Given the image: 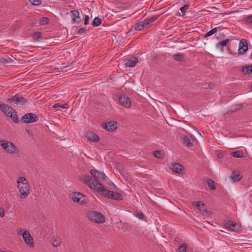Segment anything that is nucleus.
Wrapping results in <instances>:
<instances>
[{"instance_id":"nucleus-15","label":"nucleus","mask_w":252,"mask_h":252,"mask_svg":"<svg viewBox=\"0 0 252 252\" xmlns=\"http://www.w3.org/2000/svg\"><path fill=\"white\" fill-rule=\"evenodd\" d=\"M71 13L72 22L74 23L79 24L81 21L79 11L77 10H72Z\"/></svg>"},{"instance_id":"nucleus-48","label":"nucleus","mask_w":252,"mask_h":252,"mask_svg":"<svg viewBox=\"0 0 252 252\" xmlns=\"http://www.w3.org/2000/svg\"><path fill=\"white\" fill-rule=\"evenodd\" d=\"M85 32V29L84 28H80L77 32V33L81 34Z\"/></svg>"},{"instance_id":"nucleus-16","label":"nucleus","mask_w":252,"mask_h":252,"mask_svg":"<svg viewBox=\"0 0 252 252\" xmlns=\"http://www.w3.org/2000/svg\"><path fill=\"white\" fill-rule=\"evenodd\" d=\"M86 137L88 140L93 142H98L99 140L98 136L93 132L87 133Z\"/></svg>"},{"instance_id":"nucleus-5","label":"nucleus","mask_w":252,"mask_h":252,"mask_svg":"<svg viewBox=\"0 0 252 252\" xmlns=\"http://www.w3.org/2000/svg\"><path fill=\"white\" fill-rule=\"evenodd\" d=\"M70 196L74 202L83 204L85 203V196L79 192H74L70 194Z\"/></svg>"},{"instance_id":"nucleus-10","label":"nucleus","mask_w":252,"mask_h":252,"mask_svg":"<svg viewBox=\"0 0 252 252\" xmlns=\"http://www.w3.org/2000/svg\"><path fill=\"white\" fill-rule=\"evenodd\" d=\"M0 109L8 116H12V109L8 105L0 102Z\"/></svg>"},{"instance_id":"nucleus-51","label":"nucleus","mask_w":252,"mask_h":252,"mask_svg":"<svg viewBox=\"0 0 252 252\" xmlns=\"http://www.w3.org/2000/svg\"><path fill=\"white\" fill-rule=\"evenodd\" d=\"M251 58H252V55H251Z\"/></svg>"},{"instance_id":"nucleus-26","label":"nucleus","mask_w":252,"mask_h":252,"mask_svg":"<svg viewBox=\"0 0 252 252\" xmlns=\"http://www.w3.org/2000/svg\"><path fill=\"white\" fill-rule=\"evenodd\" d=\"M242 71L245 74L252 73V65H246L242 68Z\"/></svg>"},{"instance_id":"nucleus-1","label":"nucleus","mask_w":252,"mask_h":252,"mask_svg":"<svg viewBox=\"0 0 252 252\" xmlns=\"http://www.w3.org/2000/svg\"><path fill=\"white\" fill-rule=\"evenodd\" d=\"M17 187L21 194V197L25 198L30 193V186L27 179L24 177L18 178Z\"/></svg>"},{"instance_id":"nucleus-25","label":"nucleus","mask_w":252,"mask_h":252,"mask_svg":"<svg viewBox=\"0 0 252 252\" xmlns=\"http://www.w3.org/2000/svg\"><path fill=\"white\" fill-rule=\"evenodd\" d=\"M61 243V241L60 238L54 236L52 238V244L55 247H59Z\"/></svg>"},{"instance_id":"nucleus-3","label":"nucleus","mask_w":252,"mask_h":252,"mask_svg":"<svg viewBox=\"0 0 252 252\" xmlns=\"http://www.w3.org/2000/svg\"><path fill=\"white\" fill-rule=\"evenodd\" d=\"M0 146L7 153L17 154L19 152L18 148L11 142L0 140Z\"/></svg>"},{"instance_id":"nucleus-35","label":"nucleus","mask_w":252,"mask_h":252,"mask_svg":"<svg viewBox=\"0 0 252 252\" xmlns=\"http://www.w3.org/2000/svg\"><path fill=\"white\" fill-rule=\"evenodd\" d=\"M173 58L174 60L178 61H181L183 59V55L182 54H176L174 55L173 56Z\"/></svg>"},{"instance_id":"nucleus-42","label":"nucleus","mask_w":252,"mask_h":252,"mask_svg":"<svg viewBox=\"0 0 252 252\" xmlns=\"http://www.w3.org/2000/svg\"><path fill=\"white\" fill-rule=\"evenodd\" d=\"M154 155L158 158H161L162 154L159 151H156L154 152Z\"/></svg>"},{"instance_id":"nucleus-28","label":"nucleus","mask_w":252,"mask_h":252,"mask_svg":"<svg viewBox=\"0 0 252 252\" xmlns=\"http://www.w3.org/2000/svg\"><path fill=\"white\" fill-rule=\"evenodd\" d=\"M158 15H156V16H153L150 18H147L146 19L144 20V21H143L144 23H148V25L153 23L154 21H155L156 20H157L158 17Z\"/></svg>"},{"instance_id":"nucleus-40","label":"nucleus","mask_w":252,"mask_h":252,"mask_svg":"<svg viewBox=\"0 0 252 252\" xmlns=\"http://www.w3.org/2000/svg\"><path fill=\"white\" fill-rule=\"evenodd\" d=\"M189 8V6L187 4L185 5L184 6L180 8V10L182 13V16L185 15V13L186 12L187 9Z\"/></svg>"},{"instance_id":"nucleus-37","label":"nucleus","mask_w":252,"mask_h":252,"mask_svg":"<svg viewBox=\"0 0 252 252\" xmlns=\"http://www.w3.org/2000/svg\"><path fill=\"white\" fill-rule=\"evenodd\" d=\"M31 3L35 6L39 5L42 1V0H29Z\"/></svg>"},{"instance_id":"nucleus-32","label":"nucleus","mask_w":252,"mask_h":252,"mask_svg":"<svg viewBox=\"0 0 252 252\" xmlns=\"http://www.w3.org/2000/svg\"><path fill=\"white\" fill-rule=\"evenodd\" d=\"M217 30H217V28H213V29H212L211 30H210L208 32H207L205 34L204 37H209V36L214 34V33H215L217 32Z\"/></svg>"},{"instance_id":"nucleus-9","label":"nucleus","mask_w":252,"mask_h":252,"mask_svg":"<svg viewBox=\"0 0 252 252\" xmlns=\"http://www.w3.org/2000/svg\"><path fill=\"white\" fill-rule=\"evenodd\" d=\"M120 103L126 108H129L131 105V102L128 96L126 95H121L119 97Z\"/></svg>"},{"instance_id":"nucleus-14","label":"nucleus","mask_w":252,"mask_h":252,"mask_svg":"<svg viewBox=\"0 0 252 252\" xmlns=\"http://www.w3.org/2000/svg\"><path fill=\"white\" fill-rule=\"evenodd\" d=\"M90 172L91 174L94 177V179L96 180V179H98L102 180L105 179V175L98 170L93 169L91 170Z\"/></svg>"},{"instance_id":"nucleus-13","label":"nucleus","mask_w":252,"mask_h":252,"mask_svg":"<svg viewBox=\"0 0 252 252\" xmlns=\"http://www.w3.org/2000/svg\"><path fill=\"white\" fill-rule=\"evenodd\" d=\"M95 190L99 192H101L102 194L104 196L108 198H111L112 191L104 189L103 186L101 184L100 187L99 186H98Z\"/></svg>"},{"instance_id":"nucleus-43","label":"nucleus","mask_w":252,"mask_h":252,"mask_svg":"<svg viewBox=\"0 0 252 252\" xmlns=\"http://www.w3.org/2000/svg\"><path fill=\"white\" fill-rule=\"evenodd\" d=\"M11 117L12 118L13 121L15 123H17L18 121V118L17 115H16V114L15 112L12 113V116Z\"/></svg>"},{"instance_id":"nucleus-45","label":"nucleus","mask_w":252,"mask_h":252,"mask_svg":"<svg viewBox=\"0 0 252 252\" xmlns=\"http://www.w3.org/2000/svg\"><path fill=\"white\" fill-rule=\"evenodd\" d=\"M5 216L4 210L3 208L0 207V217H3Z\"/></svg>"},{"instance_id":"nucleus-21","label":"nucleus","mask_w":252,"mask_h":252,"mask_svg":"<svg viewBox=\"0 0 252 252\" xmlns=\"http://www.w3.org/2000/svg\"><path fill=\"white\" fill-rule=\"evenodd\" d=\"M138 62V60L136 58H134L132 59L128 60L126 63V65L127 67H134L137 63Z\"/></svg>"},{"instance_id":"nucleus-11","label":"nucleus","mask_w":252,"mask_h":252,"mask_svg":"<svg viewBox=\"0 0 252 252\" xmlns=\"http://www.w3.org/2000/svg\"><path fill=\"white\" fill-rule=\"evenodd\" d=\"M238 51L240 54H244L248 50V43L246 39H242L240 41Z\"/></svg>"},{"instance_id":"nucleus-18","label":"nucleus","mask_w":252,"mask_h":252,"mask_svg":"<svg viewBox=\"0 0 252 252\" xmlns=\"http://www.w3.org/2000/svg\"><path fill=\"white\" fill-rule=\"evenodd\" d=\"M194 137L191 136H186L183 139L184 143L188 147H191L193 145Z\"/></svg>"},{"instance_id":"nucleus-41","label":"nucleus","mask_w":252,"mask_h":252,"mask_svg":"<svg viewBox=\"0 0 252 252\" xmlns=\"http://www.w3.org/2000/svg\"><path fill=\"white\" fill-rule=\"evenodd\" d=\"M49 21V19L46 17L42 18L40 20L41 24L43 25L48 24Z\"/></svg>"},{"instance_id":"nucleus-39","label":"nucleus","mask_w":252,"mask_h":252,"mask_svg":"<svg viewBox=\"0 0 252 252\" xmlns=\"http://www.w3.org/2000/svg\"><path fill=\"white\" fill-rule=\"evenodd\" d=\"M187 247L185 245H181L178 249L177 252H186Z\"/></svg>"},{"instance_id":"nucleus-31","label":"nucleus","mask_w":252,"mask_h":252,"mask_svg":"<svg viewBox=\"0 0 252 252\" xmlns=\"http://www.w3.org/2000/svg\"><path fill=\"white\" fill-rule=\"evenodd\" d=\"M101 19L96 17L94 19L92 25H93L94 27H97L101 24Z\"/></svg>"},{"instance_id":"nucleus-20","label":"nucleus","mask_w":252,"mask_h":252,"mask_svg":"<svg viewBox=\"0 0 252 252\" xmlns=\"http://www.w3.org/2000/svg\"><path fill=\"white\" fill-rule=\"evenodd\" d=\"M148 25V23H144L141 22L139 23H137L135 24L133 26L135 30L137 31H140L143 29L144 28L146 27Z\"/></svg>"},{"instance_id":"nucleus-46","label":"nucleus","mask_w":252,"mask_h":252,"mask_svg":"<svg viewBox=\"0 0 252 252\" xmlns=\"http://www.w3.org/2000/svg\"><path fill=\"white\" fill-rule=\"evenodd\" d=\"M23 232L24 231L22 228H18L17 229V232L19 235H22L23 236Z\"/></svg>"},{"instance_id":"nucleus-8","label":"nucleus","mask_w":252,"mask_h":252,"mask_svg":"<svg viewBox=\"0 0 252 252\" xmlns=\"http://www.w3.org/2000/svg\"><path fill=\"white\" fill-rule=\"evenodd\" d=\"M23 238L26 244L30 247L33 246V239L31 236L30 232L25 230L23 232Z\"/></svg>"},{"instance_id":"nucleus-24","label":"nucleus","mask_w":252,"mask_h":252,"mask_svg":"<svg viewBox=\"0 0 252 252\" xmlns=\"http://www.w3.org/2000/svg\"><path fill=\"white\" fill-rule=\"evenodd\" d=\"M194 203L196 204V206L198 207V209L202 212L203 213H205L206 214H208V212L204 208V204L201 202L198 201L197 202H194Z\"/></svg>"},{"instance_id":"nucleus-23","label":"nucleus","mask_w":252,"mask_h":252,"mask_svg":"<svg viewBox=\"0 0 252 252\" xmlns=\"http://www.w3.org/2000/svg\"><path fill=\"white\" fill-rule=\"evenodd\" d=\"M231 155H232L234 157L237 158H242L245 157V153L242 151L241 150H238L232 152L231 153Z\"/></svg>"},{"instance_id":"nucleus-17","label":"nucleus","mask_w":252,"mask_h":252,"mask_svg":"<svg viewBox=\"0 0 252 252\" xmlns=\"http://www.w3.org/2000/svg\"><path fill=\"white\" fill-rule=\"evenodd\" d=\"M229 42L230 40L228 39L220 41L216 44V48L222 52L223 51V47L226 46Z\"/></svg>"},{"instance_id":"nucleus-22","label":"nucleus","mask_w":252,"mask_h":252,"mask_svg":"<svg viewBox=\"0 0 252 252\" xmlns=\"http://www.w3.org/2000/svg\"><path fill=\"white\" fill-rule=\"evenodd\" d=\"M242 176L236 172H233L231 176L230 179L232 182H238L241 180Z\"/></svg>"},{"instance_id":"nucleus-38","label":"nucleus","mask_w":252,"mask_h":252,"mask_svg":"<svg viewBox=\"0 0 252 252\" xmlns=\"http://www.w3.org/2000/svg\"><path fill=\"white\" fill-rule=\"evenodd\" d=\"M242 106L240 104H236L235 105L232 106L231 107L230 111H235L237 110L240 109L241 108Z\"/></svg>"},{"instance_id":"nucleus-6","label":"nucleus","mask_w":252,"mask_h":252,"mask_svg":"<svg viewBox=\"0 0 252 252\" xmlns=\"http://www.w3.org/2000/svg\"><path fill=\"white\" fill-rule=\"evenodd\" d=\"M8 100L10 102L20 105L24 104L27 101V99L20 95H15L10 98L8 99Z\"/></svg>"},{"instance_id":"nucleus-36","label":"nucleus","mask_w":252,"mask_h":252,"mask_svg":"<svg viewBox=\"0 0 252 252\" xmlns=\"http://www.w3.org/2000/svg\"><path fill=\"white\" fill-rule=\"evenodd\" d=\"M41 32H35L33 34V38L34 40H37L41 36Z\"/></svg>"},{"instance_id":"nucleus-44","label":"nucleus","mask_w":252,"mask_h":252,"mask_svg":"<svg viewBox=\"0 0 252 252\" xmlns=\"http://www.w3.org/2000/svg\"><path fill=\"white\" fill-rule=\"evenodd\" d=\"M245 20L247 23H252V16L247 17Z\"/></svg>"},{"instance_id":"nucleus-30","label":"nucleus","mask_w":252,"mask_h":252,"mask_svg":"<svg viewBox=\"0 0 252 252\" xmlns=\"http://www.w3.org/2000/svg\"><path fill=\"white\" fill-rule=\"evenodd\" d=\"M207 183L211 189L213 190L216 189L214 185V182L212 180L210 179H208L207 181Z\"/></svg>"},{"instance_id":"nucleus-27","label":"nucleus","mask_w":252,"mask_h":252,"mask_svg":"<svg viewBox=\"0 0 252 252\" xmlns=\"http://www.w3.org/2000/svg\"><path fill=\"white\" fill-rule=\"evenodd\" d=\"M111 195V196L110 198H112L113 199L121 200L122 199V195L120 194H119V193L112 191Z\"/></svg>"},{"instance_id":"nucleus-7","label":"nucleus","mask_w":252,"mask_h":252,"mask_svg":"<svg viewBox=\"0 0 252 252\" xmlns=\"http://www.w3.org/2000/svg\"><path fill=\"white\" fill-rule=\"evenodd\" d=\"M22 119L26 123H32L38 121V118L33 113H27L22 118Z\"/></svg>"},{"instance_id":"nucleus-49","label":"nucleus","mask_w":252,"mask_h":252,"mask_svg":"<svg viewBox=\"0 0 252 252\" xmlns=\"http://www.w3.org/2000/svg\"><path fill=\"white\" fill-rule=\"evenodd\" d=\"M137 217H138L139 219H143V215H142V214H140V213H139V214H138L137 215Z\"/></svg>"},{"instance_id":"nucleus-50","label":"nucleus","mask_w":252,"mask_h":252,"mask_svg":"<svg viewBox=\"0 0 252 252\" xmlns=\"http://www.w3.org/2000/svg\"><path fill=\"white\" fill-rule=\"evenodd\" d=\"M219 157L220 158L221 157V155L219 156Z\"/></svg>"},{"instance_id":"nucleus-2","label":"nucleus","mask_w":252,"mask_h":252,"mask_svg":"<svg viewBox=\"0 0 252 252\" xmlns=\"http://www.w3.org/2000/svg\"><path fill=\"white\" fill-rule=\"evenodd\" d=\"M87 217L92 222L97 223H103L106 220L104 215L95 211H89L87 213Z\"/></svg>"},{"instance_id":"nucleus-33","label":"nucleus","mask_w":252,"mask_h":252,"mask_svg":"<svg viewBox=\"0 0 252 252\" xmlns=\"http://www.w3.org/2000/svg\"><path fill=\"white\" fill-rule=\"evenodd\" d=\"M53 107L55 108H57V107H61L63 108L67 109L69 107V105L67 103H65L63 104H61L60 103H56L53 106Z\"/></svg>"},{"instance_id":"nucleus-12","label":"nucleus","mask_w":252,"mask_h":252,"mask_svg":"<svg viewBox=\"0 0 252 252\" xmlns=\"http://www.w3.org/2000/svg\"><path fill=\"white\" fill-rule=\"evenodd\" d=\"M103 127L104 129H107L109 131H112L117 128V123L115 121H110L105 123L103 125Z\"/></svg>"},{"instance_id":"nucleus-34","label":"nucleus","mask_w":252,"mask_h":252,"mask_svg":"<svg viewBox=\"0 0 252 252\" xmlns=\"http://www.w3.org/2000/svg\"><path fill=\"white\" fill-rule=\"evenodd\" d=\"M12 62V59L10 58H1L0 60V62L3 63H9Z\"/></svg>"},{"instance_id":"nucleus-29","label":"nucleus","mask_w":252,"mask_h":252,"mask_svg":"<svg viewBox=\"0 0 252 252\" xmlns=\"http://www.w3.org/2000/svg\"><path fill=\"white\" fill-rule=\"evenodd\" d=\"M225 225L229 229L234 231V227L235 226L236 223L232 221L229 220L226 222Z\"/></svg>"},{"instance_id":"nucleus-47","label":"nucleus","mask_w":252,"mask_h":252,"mask_svg":"<svg viewBox=\"0 0 252 252\" xmlns=\"http://www.w3.org/2000/svg\"><path fill=\"white\" fill-rule=\"evenodd\" d=\"M89 17L88 15H86L85 17V20H84V24L87 25L89 23Z\"/></svg>"},{"instance_id":"nucleus-19","label":"nucleus","mask_w":252,"mask_h":252,"mask_svg":"<svg viewBox=\"0 0 252 252\" xmlns=\"http://www.w3.org/2000/svg\"><path fill=\"white\" fill-rule=\"evenodd\" d=\"M171 169L174 172L180 173L182 171L183 167L179 163H174L171 165Z\"/></svg>"},{"instance_id":"nucleus-4","label":"nucleus","mask_w":252,"mask_h":252,"mask_svg":"<svg viewBox=\"0 0 252 252\" xmlns=\"http://www.w3.org/2000/svg\"><path fill=\"white\" fill-rule=\"evenodd\" d=\"M80 180L88 185L91 188L95 189L97 186L100 185V183L95 179H93L89 176L82 175L80 177Z\"/></svg>"}]
</instances>
